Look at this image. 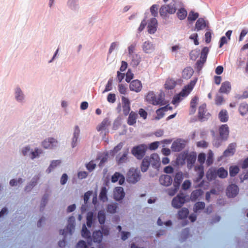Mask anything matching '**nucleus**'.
Returning a JSON list of instances; mask_svg holds the SVG:
<instances>
[{"instance_id":"4d7b16f0","label":"nucleus","mask_w":248,"mask_h":248,"mask_svg":"<svg viewBox=\"0 0 248 248\" xmlns=\"http://www.w3.org/2000/svg\"><path fill=\"white\" fill-rule=\"evenodd\" d=\"M112 82H113V80L112 78L109 79V80H108V83L106 86L105 89L104 91L103 92V93L107 92H108L112 90Z\"/></svg>"},{"instance_id":"2f4dec72","label":"nucleus","mask_w":248,"mask_h":248,"mask_svg":"<svg viewBox=\"0 0 248 248\" xmlns=\"http://www.w3.org/2000/svg\"><path fill=\"white\" fill-rule=\"evenodd\" d=\"M102 233L100 231L94 232L93 233V239L94 242L100 243L102 240Z\"/></svg>"},{"instance_id":"a18cd8bd","label":"nucleus","mask_w":248,"mask_h":248,"mask_svg":"<svg viewBox=\"0 0 248 248\" xmlns=\"http://www.w3.org/2000/svg\"><path fill=\"white\" fill-rule=\"evenodd\" d=\"M214 161V154L213 152L210 150L207 154V159L206 160V164L207 166H210L213 163Z\"/></svg>"},{"instance_id":"2eb2a0df","label":"nucleus","mask_w":248,"mask_h":248,"mask_svg":"<svg viewBox=\"0 0 248 248\" xmlns=\"http://www.w3.org/2000/svg\"><path fill=\"white\" fill-rule=\"evenodd\" d=\"M159 181L161 185L168 186L171 184L172 179L170 175H162L160 176Z\"/></svg>"},{"instance_id":"864d4df0","label":"nucleus","mask_w":248,"mask_h":248,"mask_svg":"<svg viewBox=\"0 0 248 248\" xmlns=\"http://www.w3.org/2000/svg\"><path fill=\"white\" fill-rule=\"evenodd\" d=\"M124 145L123 143L120 142L117 146H116L111 151V154L113 155L120 151Z\"/></svg>"},{"instance_id":"774afa93","label":"nucleus","mask_w":248,"mask_h":248,"mask_svg":"<svg viewBox=\"0 0 248 248\" xmlns=\"http://www.w3.org/2000/svg\"><path fill=\"white\" fill-rule=\"evenodd\" d=\"M76 248H87V245L83 240L79 241L76 245Z\"/></svg>"},{"instance_id":"7ed1b4c3","label":"nucleus","mask_w":248,"mask_h":248,"mask_svg":"<svg viewBox=\"0 0 248 248\" xmlns=\"http://www.w3.org/2000/svg\"><path fill=\"white\" fill-rule=\"evenodd\" d=\"M147 146L145 144H140L134 147L131 150V153L139 159H142L145 155L147 150Z\"/></svg>"},{"instance_id":"c9c22d12","label":"nucleus","mask_w":248,"mask_h":248,"mask_svg":"<svg viewBox=\"0 0 248 248\" xmlns=\"http://www.w3.org/2000/svg\"><path fill=\"white\" fill-rule=\"evenodd\" d=\"M217 176L220 178H225L228 176V171L224 168L220 167L216 170Z\"/></svg>"},{"instance_id":"49530a36","label":"nucleus","mask_w":248,"mask_h":248,"mask_svg":"<svg viewBox=\"0 0 248 248\" xmlns=\"http://www.w3.org/2000/svg\"><path fill=\"white\" fill-rule=\"evenodd\" d=\"M177 15L180 20H183L186 17L187 11L184 8H181L178 10Z\"/></svg>"},{"instance_id":"58836bf2","label":"nucleus","mask_w":248,"mask_h":248,"mask_svg":"<svg viewBox=\"0 0 248 248\" xmlns=\"http://www.w3.org/2000/svg\"><path fill=\"white\" fill-rule=\"evenodd\" d=\"M189 214V211L187 208H183L179 211L178 215L179 219L186 218Z\"/></svg>"},{"instance_id":"3c124183","label":"nucleus","mask_w":248,"mask_h":248,"mask_svg":"<svg viewBox=\"0 0 248 248\" xmlns=\"http://www.w3.org/2000/svg\"><path fill=\"white\" fill-rule=\"evenodd\" d=\"M199 16V14L198 13H195L193 11L189 12L187 19L189 21H193L195 20Z\"/></svg>"},{"instance_id":"1a4fd4ad","label":"nucleus","mask_w":248,"mask_h":248,"mask_svg":"<svg viewBox=\"0 0 248 248\" xmlns=\"http://www.w3.org/2000/svg\"><path fill=\"white\" fill-rule=\"evenodd\" d=\"M239 188L235 184L229 185L227 188L226 194L229 197H234L238 193Z\"/></svg>"},{"instance_id":"69168bd1","label":"nucleus","mask_w":248,"mask_h":248,"mask_svg":"<svg viewBox=\"0 0 248 248\" xmlns=\"http://www.w3.org/2000/svg\"><path fill=\"white\" fill-rule=\"evenodd\" d=\"M133 76L134 75L131 70L128 69L126 74L125 81L127 82H130L131 80L133 78Z\"/></svg>"},{"instance_id":"39448f33","label":"nucleus","mask_w":248,"mask_h":248,"mask_svg":"<svg viewBox=\"0 0 248 248\" xmlns=\"http://www.w3.org/2000/svg\"><path fill=\"white\" fill-rule=\"evenodd\" d=\"M176 8L175 4L164 5L162 6L159 9L160 15L165 18L168 16L169 14H173L175 13Z\"/></svg>"},{"instance_id":"cd10ccee","label":"nucleus","mask_w":248,"mask_h":248,"mask_svg":"<svg viewBox=\"0 0 248 248\" xmlns=\"http://www.w3.org/2000/svg\"><path fill=\"white\" fill-rule=\"evenodd\" d=\"M203 194L202 189H196L193 190L190 195V199L192 201L195 202L197 199Z\"/></svg>"},{"instance_id":"5fc2aeb1","label":"nucleus","mask_w":248,"mask_h":248,"mask_svg":"<svg viewBox=\"0 0 248 248\" xmlns=\"http://www.w3.org/2000/svg\"><path fill=\"white\" fill-rule=\"evenodd\" d=\"M175 81L171 80L167 81L165 84V88L168 90L172 89L175 87Z\"/></svg>"},{"instance_id":"6ab92c4d","label":"nucleus","mask_w":248,"mask_h":248,"mask_svg":"<svg viewBox=\"0 0 248 248\" xmlns=\"http://www.w3.org/2000/svg\"><path fill=\"white\" fill-rule=\"evenodd\" d=\"M129 153L128 149H125L124 151L123 154L121 156L120 155H117L116 157V159L118 164L120 165L124 163H125L127 160V155Z\"/></svg>"},{"instance_id":"a19ab883","label":"nucleus","mask_w":248,"mask_h":248,"mask_svg":"<svg viewBox=\"0 0 248 248\" xmlns=\"http://www.w3.org/2000/svg\"><path fill=\"white\" fill-rule=\"evenodd\" d=\"M240 170L237 166H232L229 168L230 175L231 177H234L239 172Z\"/></svg>"},{"instance_id":"f704fd0d","label":"nucleus","mask_w":248,"mask_h":248,"mask_svg":"<svg viewBox=\"0 0 248 248\" xmlns=\"http://www.w3.org/2000/svg\"><path fill=\"white\" fill-rule=\"evenodd\" d=\"M148 156H146L143 160L141 164V170L142 172H145L147 170L150 164Z\"/></svg>"},{"instance_id":"ddd939ff","label":"nucleus","mask_w":248,"mask_h":248,"mask_svg":"<svg viewBox=\"0 0 248 248\" xmlns=\"http://www.w3.org/2000/svg\"><path fill=\"white\" fill-rule=\"evenodd\" d=\"M142 88L141 82L140 80L136 79L132 80L129 85L130 90L136 93L140 92Z\"/></svg>"},{"instance_id":"603ef678","label":"nucleus","mask_w":248,"mask_h":248,"mask_svg":"<svg viewBox=\"0 0 248 248\" xmlns=\"http://www.w3.org/2000/svg\"><path fill=\"white\" fill-rule=\"evenodd\" d=\"M93 213L92 212H89L87 216V225L88 227H91L93 224Z\"/></svg>"},{"instance_id":"4c0bfd02","label":"nucleus","mask_w":248,"mask_h":248,"mask_svg":"<svg viewBox=\"0 0 248 248\" xmlns=\"http://www.w3.org/2000/svg\"><path fill=\"white\" fill-rule=\"evenodd\" d=\"M107 190L106 187H103L101 188L100 193L99 194V199L103 202H106L108 200L107 197Z\"/></svg>"},{"instance_id":"6e6d98bb","label":"nucleus","mask_w":248,"mask_h":248,"mask_svg":"<svg viewBox=\"0 0 248 248\" xmlns=\"http://www.w3.org/2000/svg\"><path fill=\"white\" fill-rule=\"evenodd\" d=\"M157 10H158V5L156 4H154L150 7V12L151 13L152 15L153 16L156 17L157 16V15H158Z\"/></svg>"},{"instance_id":"aec40b11","label":"nucleus","mask_w":248,"mask_h":248,"mask_svg":"<svg viewBox=\"0 0 248 248\" xmlns=\"http://www.w3.org/2000/svg\"><path fill=\"white\" fill-rule=\"evenodd\" d=\"M236 144L234 143L229 145L227 149L223 153V155L225 157L233 155L235 152Z\"/></svg>"},{"instance_id":"c756f323","label":"nucleus","mask_w":248,"mask_h":248,"mask_svg":"<svg viewBox=\"0 0 248 248\" xmlns=\"http://www.w3.org/2000/svg\"><path fill=\"white\" fill-rule=\"evenodd\" d=\"M168 110V106L158 108L156 111V116L155 117V120H159L164 116L165 111Z\"/></svg>"},{"instance_id":"680f3d73","label":"nucleus","mask_w":248,"mask_h":248,"mask_svg":"<svg viewBox=\"0 0 248 248\" xmlns=\"http://www.w3.org/2000/svg\"><path fill=\"white\" fill-rule=\"evenodd\" d=\"M16 97L17 100H22L23 98V94L20 88L16 89Z\"/></svg>"},{"instance_id":"423d86ee","label":"nucleus","mask_w":248,"mask_h":248,"mask_svg":"<svg viewBox=\"0 0 248 248\" xmlns=\"http://www.w3.org/2000/svg\"><path fill=\"white\" fill-rule=\"evenodd\" d=\"M146 100L154 105H162L163 99L161 95L156 96L153 92H149L146 96Z\"/></svg>"},{"instance_id":"bf43d9fd","label":"nucleus","mask_w":248,"mask_h":248,"mask_svg":"<svg viewBox=\"0 0 248 248\" xmlns=\"http://www.w3.org/2000/svg\"><path fill=\"white\" fill-rule=\"evenodd\" d=\"M205 160V155L204 153H202L199 154L198 156V161L201 164L200 165H202Z\"/></svg>"},{"instance_id":"7c9ffc66","label":"nucleus","mask_w":248,"mask_h":248,"mask_svg":"<svg viewBox=\"0 0 248 248\" xmlns=\"http://www.w3.org/2000/svg\"><path fill=\"white\" fill-rule=\"evenodd\" d=\"M239 111L242 116H244L248 113V104L246 102L242 103L239 107Z\"/></svg>"},{"instance_id":"e2e57ef3","label":"nucleus","mask_w":248,"mask_h":248,"mask_svg":"<svg viewBox=\"0 0 248 248\" xmlns=\"http://www.w3.org/2000/svg\"><path fill=\"white\" fill-rule=\"evenodd\" d=\"M147 28L148 32L150 34H153L156 31L157 26L149 23Z\"/></svg>"},{"instance_id":"09e8293b","label":"nucleus","mask_w":248,"mask_h":248,"mask_svg":"<svg viewBox=\"0 0 248 248\" xmlns=\"http://www.w3.org/2000/svg\"><path fill=\"white\" fill-rule=\"evenodd\" d=\"M108 121L107 120H104L101 123V124L98 125L97 127H96V129L98 131H102V130H105L106 128H107V127L108 126Z\"/></svg>"},{"instance_id":"37998d69","label":"nucleus","mask_w":248,"mask_h":248,"mask_svg":"<svg viewBox=\"0 0 248 248\" xmlns=\"http://www.w3.org/2000/svg\"><path fill=\"white\" fill-rule=\"evenodd\" d=\"M98 221L101 224H104L106 220V214L103 210H100L98 213Z\"/></svg>"},{"instance_id":"412c9836","label":"nucleus","mask_w":248,"mask_h":248,"mask_svg":"<svg viewBox=\"0 0 248 248\" xmlns=\"http://www.w3.org/2000/svg\"><path fill=\"white\" fill-rule=\"evenodd\" d=\"M142 49L146 53H151L155 50V46L149 41H145L142 45Z\"/></svg>"},{"instance_id":"338daca9","label":"nucleus","mask_w":248,"mask_h":248,"mask_svg":"<svg viewBox=\"0 0 248 248\" xmlns=\"http://www.w3.org/2000/svg\"><path fill=\"white\" fill-rule=\"evenodd\" d=\"M107 100L110 103H114L116 101V95L114 93H109L107 97Z\"/></svg>"},{"instance_id":"dca6fc26","label":"nucleus","mask_w":248,"mask_h":248,"mask_svg":"<svg viewBox=\"0 0 248 248\" xmlns=\"http://www.w3.org/2000/svg\"><path fill=\"white\" fill-rule=\"evenodd\" d=\"M125 193L122 187H117L114 191V198L117 201L122 200L124 197Z\"/></svg>"},{"instance_id":"b1692460","label":"nucleus","mask_w":248,"mask_h":248,"mask_svg":"<svg viewBox=\"0 0 248 248\" xmlns=\"http://www.w3.org/2000/svg\"><path fill=\"white\" fill-rule=\"evenodd\" d=\"M183 179L184 175L182 172L176 173L174 179L173 186L179 187Z\"/></svg>"},{"instance_id":"6e6552de","label":"nucleus","mask_w":248,"mask_h":248,"mask_svg":"<svg viewBox=\"0 0 248 248\" xmlns=\"http://www.w3.org/2000/svg\"><path fill=\"white\" fill-rule=\"evenodd\" d=\"M185 196L184 194H179L173 199L171 204L172 206L174 208H180L185 202Z\"/></svg>"},{"instance_id":"5701e85b","label":"nucleus","mask_w":248,"mask_h":248,"mask_svg":"<svg viewBox=\"0 0 248 248\" xmlns=\"http://www.w3.org/2000/svg\"><path fill=\"white\" fill-rule=\"evenodd\" d=\"M231 90V85L230 82L226 81L223 82L219 89L221 93H228Z\"/></svg>"},{"instance_id":"393cba45","label":"nucleus","mask_w":248,"mask_h":248,"mask_svg":"<svg viewBox=\"0 0 248 248\" xmlns=\"http://www.w3.org/2000/svg\"><path fill=\"white\" fill-rule=\"evenodd\" d=\"M138 114L135 112L132 111L129 113L127 123L129 125H133L136 123Z\"/></svg>"},{"instance_id":"f03ea898","label":"nucleus","mask_w":248,"mask_h":248,"mask_svg":"<svg viewBox=\"0 0 248 248\" xmlns=\"http://www.w3.org/2000/svg\"><path fill=\"white\" fill-rule=\"evenodd\" d=\"M196 155L194 152L190 153L189 154L184 152L177 158L178 162L182 165L185 164L186 161L187 167L189 169L192 168L196 161Z\"/></svg>"},{"instance_id":"9d476101","label":"nucleus","mask_w":248,"mask_h":248,"mask_svg":"<svg viewBox=\"0 0 248 248\" xmlns=\"http://www.w3.org/2000/svg\"><path fill=\"white\" fill-rule=\"evenodd\" d=\"M122 108L123 113L125 116L129 114L130 111V102L129 99L124 97H122Z\"/></svg>"},{"instance_id":"c85d7f7f","label":"nucleus","mask_w":248,"mask_h":248,"mask_svg":"<svg viewBox=\"0 0 248 248\" xmlns=\"http://www.w3.org/2000/svg\"><path fill=\"white\" fill-rule=\"evenodd\" d=\"M199 98L197 96H194L191 100L190 107V114H193L196 111V106L198 103Z\"/></svg>"},{"instance_id":"79ce46f5","label":"nucleus","mask_w":248,"mask_h":248,"mask_svg":"<svg viewBox=\"0 0 248 248\" xmlns=\"http://www.w3.org/2000/svg\"><path fill=\"white\" fill-rule=\"evenodd\" d=\"M217 176L216 170H210L207 172L206 177L208 180L211 181L214 180Z\"/></svg>"},{"instance_id":"13d9d810","label":"nucleus","mask_w":248,"mask_h":248,"mask_svg":"<svg viewBox=\"0 0 248 248\" xmlns=\"http://www.w3.org/2000/svg\"><path fill=\"white\" fill-rule=\"evenodd\" d=\"M117 206L115 204H108L107 211L110 213H114L116 212Z\"/></svg>"},{"instance_id":"473e14b6","label":"nucleus","mask_w":248,"mask_h":248,"mask_svg":"<svg viewBox=\"0 0 248 248\" xmlns=\"http://www.w3.org/2000/svg\"><path fill=\"white\" fill-rule=\"evenodd\" d=\"M195 26L197 31L202 30L206 27L205 21L203 18H200L197 20Z\"/></svg>"},{"instance_id":"0e129e2a","label":"nucleus","mask_w":248,"mask_h":248,"mask_svg":"<svg viewBox=\"0 0 248 248\" xmlns=\"http://www.w3.org/2000/svg\"><path fill=\"white\" fill-rule=\"evenodd\" d=\"M179 188V187H177V186H173V188L168 189L167 190L168 195L170 196H174L177 192Z\"/></svg>"},{"instance_id":"0eeeda50","label":"nucleus","mask_w":248,"mask_h":248,"mask_svg":"<svg viewBox=\"0 0 248 248\" xmlns=\"http://www.w3.org/2000/svg\"><path fill=\"white\" fill-rule=\"evenodd\" d=\"M211 114L207 112L206 104H202L199 108L198 117L199 120L202 121L208 119Z\"/></svg>"},{"instance_id":"4be33fe9","label":"nucleus","mask_w":248,"mask_h":248,"mask_svg":"<svg viewBox=\"0 0 248 248\" xmlns=\"http://www.w3.org/2000/svg\"><path fill=\"white\" fill-rule=\"evenodd\" d=\"M195 170L197 172V177L196 178L195 182H199L202 180L204 176V173L203 166L202 165L196 166L195 168Z\"/></svg>"},{"instance_id":"f3484780","label":"nucleus","mask_w":248,"mask_h":248,"mask_svg":"<svg viewBox=\"0 0 248 248\" xmlns=\"http://www.w3.org/2000/svg\"><path fill=\"white\" fill-rule=\"evenodd\" d=\"M148 159L153 166L155 168H157L159 166L160 162V158L157 154H153L150 157L148 156Z\"/></svg>"},{"instance_id":"9b49d317","label":"nucleus","mask_w":248,"mask_h":248,"mask_svg":"<svg viewBox=\"0 0 248 248\" xmlns=\"http://www.w3.org/2000/svg\"><path fill=\"white\" fill-rule=\"evenodd\" d=\"M136 46V44H131L128 48V54L130 57L132 58V62H133L134 64L137 65L139 64L140 62V57L138 55H135L136 60H134V51L135 50V47Z\"/></svg>"},{"instance_id":"20e7f679","label":"nucleus","mask_w":248,"mask_h":248,"mask_svg":"<svg viewBox=\"0 0 248 248\" xmlns=\"http://www.w3.org/2000/svg\"><path fill=\"white\" fill-rule=\"evenodd\" d=\"M127 181L129 183L135 184L140 179V172L134 168L128 170L126 175Z\"/></svg>"},{"instance_id":"de8ad7c7","label":"nucleus","mask_w":248,"mask_h":248,"mask_svg":"<svg viewBox=\"0 0 248 248\" xmlns=\"http://www.w3.org/2000/svg\"><path fill=\"white\" fill-rule=\"evenodd\" d=\"M208 52L209 48L207 47H204L201 53L200 59L203 60V62H206Z\"/></svg>"},{"instance_id":"f257e3e1","label":"nucleus","mask_w":248,"mask_h":248,"mask_svg":"<svg viewBox=\"0 0 248 248\" xmlns=\"http://www.w3.org/2000/svg\"><path fill=\"white\" fill-rule=\"evenodd\" d=\"M197 82V79L191 80L190 83L185 86L181 92L173 97L172 103L173 104L179 103L184 97L187 96L192 91Z\"/></svg>"},{"instance_id":"f8f14e48","label":"nucleus","mask_w":248,"mask_h":248,"mask_svg":"<svg viewBox=\"0 0 248 248\" xmlns=\"http://www.w3.org/2000/svg\"><path fill=\"white\" fill-rule=\"evenodd\" d=\"M219 136L223 140L227 139L229 134V129L227 124H222L218 129Z\"/></svg>"},{"instance_id":"e433bc0d","label":"nucleus","mask_w":248,"mask_h":248,"mask_svg":"<svg viewBox=\"0 0 248 248\" xmlns=\"http://www.w3.org/2000/svg\"><path fill=\"white\" fill-rule=\"evenodd\" d=\"M74 221L75 218L73 217H71L69 218L68 222L69 224L67 226V229L68 230L69 233L72 234L74 229H75V225H74Z\"/></svg>"},{"instance_id":"72a5a7b5","label":"nucleus","mask_w":248,"mask_h":248,"mask_svg":"<svg viewBox=\"0 0 248 248\" xmlns=\"http://www.w3.org/2000/svg\"><path fill=\"white\" fill-rule=\"evenodd\" d=\"M184 147V145L180 142L174 141L171 145V149L172 151L174 152H179L181 151Z\"/></svg>"},{"instance_id":"bb28decb","label":"nucleus","mask_w":248,"mask_h":248,"mask_svg":"<svg viewBox=\"0 0 248 248\" xmlns=\"http://www.w3.org/2000/svg\"><path fill=\"white\" fill-rule=\"evenodd\" d=\"M218 118L222 123L227 122L229 120L228 112L226 109H222L218 114Z\"/></svg>"},{"instance_id":"8fccbe9b","label":"nucleus","mask_w":248,"mask_h":248,"mask_svg":"<svg viewBox=\"0 0 248 248\" xmlns=\"http://www.w3.org/2000/svg\"><path fill=\"white\" fill-rule=\"evenodd\" d=\"M81 234L84 238H89L91 237V233L86 228L85 225H83L82 227Z\"/></svg>"},{"instance_id":"a211bd4d","label":"nucleus","mask_w":248,"mask_h":248,"mask_svg":"<svg viewBox=\"0 0 248 248\" xmlns=\"http://www.w3.org/2000/svg\"><path fill=\"white\" fill-rule=\"evenodd\" d=\"M119 181V184L121 185H123L125 181L124 176L120 172H116L111 177V182L115 183Z\"/></svg>"},{"instance_id":"052dcab7","label":"nucleus","mask_w":248,"mask_h":248,"mask_svg":"<svg viewBox=\"0 0 248 248\" xmlns=\"http://www.w3.org/2000/svg\"><path fill=\"white\" fill-rule=\"evenodd\" d=\"M86 167L89 171H92L95 168L96 164L93 163V161H91L86 164Z\"/></svg>"},{"instance_id":"c03bdc74","label":"nucleus","mask_w":248,"mask_h":248,"mask_svg":"<svg viewBox=\"0 0 248 248\" xmlns=\"http://www.w3.org/2000/svg\"><path fill=\"white\" fill-rule=\"evenodd\" d=\"M61 161L60 160H53L51 162L50 166L46 170L47 172L50 173L53 169H54L58 165H59L61 164Z\"/></svg>"},{"instance_id":"ea45409f","label":"nucleus","mask_w":248,"mask_h":248,"mask_svg":"<svg viewBox=\"0 0 248 248\" xmlns=\"http://www.w3.org/2000/svg\"><path fill=\"white\" fill-rule=\"evenodd\" d=\"M205 208V203L202 202H196L193 208L194 213H197L201 210H202Z\"/></svg>"},{"instance_id":"a878e982","label":"nucleus","mask_w":248,"mask_h":248,"mask_svg":"<svg viewBox=\"0 0 248 248\" xmlns=\"http://www.w3.org/2000/svg\"><path fill=\"white\" fill-rule=\"evenodd\" d=\"M193 73L194 71L191 67H187L183 70L182 77L184 78L189 79L193 75Z\"/></svg>"},{"instance_id":"4468645a","label":"nucleus","mask_w":248,"mask_h":248,"mask_svg":"<svg viewBox=\"0 0 248 248\" xmlns=\"http://www.w3.org/2000/svg\"><path fill=\"white\" fill-rule=\"evenodd\" d=\"M57 143V140L51 138L44 140L42 142V145L45 149H51L56 145Z\"/></svg>"}]
</instances>
